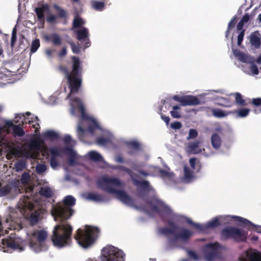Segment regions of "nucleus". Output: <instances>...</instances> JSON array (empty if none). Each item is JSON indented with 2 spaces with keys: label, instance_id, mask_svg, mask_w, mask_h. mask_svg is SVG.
I'll return each mask as SVG.
<instances>
[{
  "label": "nucleus",
  "instance_id": "4",
  "mask_svg": "<svg viewBox=\"0 0 261 261\" xmlns=\"http://www.w3.org/2000/svg\"><path fill=\"white\" fill-rule=\"evenodd\" d=\"M98 187L103 191L115 194L117 198L125 204L133 203L132 198L123 190H116V187H122L123 183L118 178L103 176L97 181Z\"/></svg>",
  "mask_w": 261,
  "mask_h": 261
},
{
  "label": "nucleus",
  "instance_id": "27",
  "mask_svg": "<svg viewBox=\"0 0 261 261\" xmlns=\"http://www.w3.org/2000/svg\"><path fill=\"white\" fill-rule=\"evenodd\" d=\"M27 166V162L24 160L20 159L15 163L14 169L16 171L19 172L26 168Z\"/></svg>",
  "mask_w": 261,
  "mask_h": 261
},
{
  "label": "nucleus",
  "instance_id": "33",
  "mask_svg": "<svg viewBox=\"0 0 261 261\" xmlns=\"http://www.w3.org/2000/svg\"><path fill=\"white\" fill-rule=\"evenodd\" d=\"M250 103L255 107L261 106V98H253ZM253 111L255 114L260 113L261 112V108L259 109H255Z\"/></svg>",
  "mask_w": 261,
  "mask_h": 261
},
{
  "label": "nucleus",
  "instance_id": "48",
  "mask_svg": "<svg viewBox=\"0 0 261 261\" xmlns=\"http://www.w3.org/2000/svg\"><path fill=\"white\" fill-rule=\"evenodd\" d=\"M49 152L51 154V157L56 158L61 157L62 155L60 153V151L57 148H51L49 149Z\"/></svg>",
  "mask_w": 261,
  "mask_h": 261
},
{
  "label": "nucleus",
  "instance_id": "3",
  "mask_svg": "<svg viewBox=\"0 0 261 261\" xmlns=\"http://www.w3.org/2000/svg\"><path fill=\"white\" fill-rule=\"evenodd\" d=\"M72 70L69 72L67 68L64 65L59 67L60 71L64 73L67 80V84L70 89V93L67 96L69 97L71 93H77L82 86L83 66L79 58L71 57Z\"/></svg>",
  "mask_w": 261,
  "mask_h": 261
},
{
  "label": "nucleus",
  "instance_id": "60",
  "mask_svg": "<svg viewBox=\"0 0 261 261\" xmlns=\"http://www.w3.org/2000/svg\"><path fill=\"white\" fill-rule=\"evenodd\" d=\"M171 127L174 129H179L181 128L182 124L179 121H175L171 124Z\"/></svg>",
  "mask_w": 261,
  "mask_h": 261
},
{
  "label": "nucleus",
  "instance_id": "10",
  "mask_svg": "<svg viewBox=\"0 0 261 261\" xmlns=\"http://www.w3.org/2000/svg\"><path fill=\"white\" fill-rule=\"evenodd\" d=\"M1 243L4 252H9V249H19L20 251L24 250L23 241L18 238L13 239L10 237L3 239Z\"/></svg>",
  "mask_w": 261,
  "mask_h": 261
},
{
  "label": "nucleus",
  "instance_id": "26",
  "mask_svg": "<svg viewBox=\"0 0 261 261\" xmlns=\"http://www.w3.org/2000/svg\"><path fill=\"white\" fill-rule=\"evenodd\" d=\"M233 218L234 219L235 221L240 222L242 226L247 227L249 229H250L251 226L253 225V223H252L251 221L241 217L234 216Z\"/></svg>",
  "mask_w": 261,
  "mask_h": 261
},
{
  "label": "nucleus",
  "instance_id": "56",
  "mask_svg": "<svg viewBox=\"0 0 261 261\" xmlns=\"http://www.w3.org/2000/svg\"><path fill=\"white\" fill-rule=\"evenodd\" d=\"M50 165L51 168L55 169L59 166V162L56 158L51 157L50 160Z\"/></svg>",
  "mask_w": 261,
  "mask_h": 261
},
{
  "label": "nucleus",
  "instance_id": "45",
  "mask_svg": "<svg viewBox=\"0 0 261 261\" xmlns=\"http://www.w3.org/2000/svg\"><path fill=\"white\" fill-rule=\"evenodd\" d=\"M30 175L28 172H24L21 177L20 181L22 184H28L30 180Z\"/></svg>",
  "mask_w": 261,
  "mask_h": 261
},
{
  "label": "nucleus",
  "instance_id": "6",
  "mask_svg": "<svg viewBox=\"0 0 261 261\" xmlns=\"http://www.w3.org/2000/svg\"><path fill=\"white\" fill-rule=\"evenodd\" d=\"M168 224L171 228H161L160 232L168 238L170 244L175 243L179 239L183 241H187L193 234L191 231L186 228L182 229L179 233L175 234V230L178 228V226L173 222H169Z\"/></svg>",
  "mask_w": 261,
  "mask_h": 261
},
{
  "label": "nucleus",
  "instance_id": "57",
  "mask_svg": "<svg viewBox=\"0 0 261 261\" xmlns=\"http://www.w3.org/2000/svg\"><path fill=\"white\" fill-rule=\"evenodd\" d=\"M159 172L160 174V175L162 177H170L171 176V173L164 169H160L159 170Z\"/></svg>",
  "mask_w": 261,
  "mask_h": 261
},
{
  "label": "nucleus",
  "instance_id": "42",
  "mask_svg": "<svg viewBox=\"0 0 261 261\" xmlns=\"http://www.w3.org/2000/svg\"><path fill=\"white\" fill-rule=\"evenodd\" d=\"M54 8L58 11V15L61 18H65L67 16V13L65 10L63 9L57 5H55Z\"/></svg>",
  "mask_w": 261,
  "mask_h": 261
},
{
  "label": "nucleus",
  "instance_id": "5",
  "mask_svg": "<svg viewBox=\"0 0 261 261\" xmlns=\"http://www.w3.org/2000/svg\"><path fill=\"white\" fill-rule=\"evenodd\" d=\"M98 228L86 225L85 229L79 228L74 236V239L83 248L87 249L92 246L98 237Z\"/></svg>",
  "mask_w": 261,
  "mask_h": 261
},
{
  "label": "nucleus",
  "instance_id": "7",
  "mask_svg": "<svg viewBox=\"0 0 261 261\" xmlns=\"http://www.w3.org/2000/svg\"><path fill=\"white\" fill-rule=\"evenodd\" d=\"M30 247L35 252L42 250V245L46 241L48 233L44 229H35L27 233Z\"/></svg>",
  "mask_w": 261,
  "mask_h": 261
},
{
  "label": "nucleus",
  "instance_id": "30",
  "mask_svg": "<svg viewBox=\"0 0 261 261\" xmlns=\"http://www.w3.org/2000/svg\"><path fill=\"white\" fill-rule=\"evenodd\" d=\"M233 105V102L228 98L221 97L219 99V102L218 103V105L221 107L230 108L232 107Z\"/></svg>",
  "mask_w": 261,
  "mask_h": 261
},
{
  "label": "nucleus",
  "instance_id": "1",
  "mask_svg": "<svg viewBox=\"0 0 261 261\" xmlns=\"http://www.w3.org/2000/svg\"><path fill=\"white\" fill-rule=\"evenodd\" d=\"M75 199L71 195L65 196L63 204H57L53 207L52 215L56 221H59L53 232L51 240L54 245L61 248L71 241L73 228L66 221L70 219L74 213L72 208L75 204Z\"/></svg>",
  "mask_w": 261,
  "mask_h": 261
},
{
  "label": "nucleus",
  "instance_id": "64",
  "mask_svg": "<svg viewBox=\"0 0 261 261\" xmlns=\"http://www.w3.org/2000/svg\"><path fill=\"white\" fill-rule=\"evenodd\" d=\"M216 251H213L208 252L206 255V258L209 260H213L216 256Z\"/></svg>",
  "mask_w": 261,
  "mask_h": 261
},
{
  "label": "nucleus",
  "instance_id": "8",
  "mask_svg": "<svg viewBox=\"0 0 261 261\" xmlns=\"http://www.w3.org/2000/svg\"><path fill=\"white\" fill-rule=\"evenodd\" d=\"M247 234V232L244 230L232 226L224 228L221 231L222 239H232L237 243L245 242Z\"/></svg>",
  "mask_w": 261,
  "mask_h": 261
},
{
  "label": "nucleus",
  "instance_id": "13",
  "mask_svg": "<svg viewBox=\"0 0 261 261\" xmlns=\"http://www.w3.org/2000/svg\"><path fill=\"white\" fill-rule=\"evenodd\" d=\"M74 32L76 34V38L78 40L85 42L84 46L85 48L90 46V41L89 38V34L88 29L83 27L80 30L75 31Z\"/></svg>",
  "mask_w": 261,
  "mask_h": 261
},
{
  "label": "nucleus",
  "instance_id": "51",
  "mask_svg": "<svg viewBox=\"0 0 261 261\" xmlns=\"http://www.w3.org/2000/svg\"><path fill=\"white\" fill-rule=\"evenodd\" d=\"M254 62L249 63L250 64V69L253 75H257L259 73L257 66L254 64Z\"/></svg>",
  "mask_w": 261,
  "mask_h": 261
},
{
  "label": "nucleus",
  "instance_id": "22",
  "mask_svg": "<svg viewBox=\"0 0 261 261\" xmlns=\"http://www.w3.org/2000/svg\"><path fill=\"white\" fill-rule=\"evenodd\" d=\"M43 138L45 140L54 141L57 140L59 136L58 134L54 130H49L43 133L42 134Z\"/></svg>",
  "mask_w": 261,
  "mask_h": 261
},
{
  "label": "nucleus",
  "instance_id": "50",
  "mask_svg": "<svg viewBox=\"0 0 261 261\" xmlns=\"http://www.w3.org/2000/svg\"><path fill=\"white\" fill-rule=\"evenodd\" d=\"M46 167L45 164H40L36 166V172L39 174L43 173L46 171Z\"/></svg>",
  "mask_w": 261,
  "mask_h": 261
},
{
  "label": "nucleus",
  "instance_id": "29",
  "mask_svg": "<svg viewBox=\"0 0 261 261\" xmlns=\"http://www.w3.org/2000/svg\"><path fill=\"white\" fill-rule=\"evenodd\" d=\"M85 23L83 19L79 16H76L74 17L72 29H77L81 27Z\"/></svg>",
  "mask_w": 261,
  "mask_h": 261
},
{
  "label": "nucleus",
  "instance_id": "38",
  "mask_svg": "<svg viewBox=\"0 0 261 261\" xmlns=\"http://www.w3.org/2000/svg\"><path fill=\"white\" fill-rule=\"evenodd\" d=\"M213 116L217 118H223L226 116L228 114L221 109H216L212 111Z\"/></svg>",
  "mask_w": 261,
  "mask_h": 261
},
{
  "label": "nucleus",
  "instance_id": "36",
  "mask_svg": "<svg viewBox=\"0 0 261 261\" xmlns=\"http://www.w3.org/2000/svg\"><path fill=\"white\" fill-rule=\"evenodd\" d=\"M249 112L250 110L249 109L243 108L235 111L234 113L237 114L238 117L243 118L246 117L249 114Z\"/></svg>",
  "mask_w": 261,
  "mask_h": 261
},
{
  "label": "nucleus",
  "instance_id": "31",
  "mask_svg": "<svg viewBox=\"0 0 261 261\" xmlns=\"http://www.w3.org/2000/svg\"><path fill=\"white\" fill-rule=\"evenodd\" d=\"M89 158L94 161L99 162L102 160V157L100 154L95 151H91L88 153Z\"/></svg>",
  "mask_w": 261,
  "mask_h": 261
},
{
  "label": "nucleus",
  "instance_id": "47",
  "mask_svg": "<svg viewBox=\"0 0 261 261\" xmlns=\"http://www.w3.org/2000/svg\"><path fill=\"white\" fill-rule=\"evenodd\" d=\"M187 222L188 224L192 225L195 228L198 229L199 231L202 232V230L203 228V226L202 225H201V224H198V223H195V222H193L191 219H188L187 220Z\"/></svg>",
  "mask_w": 261,
  "mask_h": 261
},
{
  "label": "nucleus",
  "instance_id": "43",
  "mask_svg": "<svg viewBox=\"0 0 261 261\" xmlns=\"http://www.w3.org/2000/svg\"><path fill=\"white\" fill-rule=\"evenodd\" d=\"M193 172L188 166L184 167V177L185 179H190L193 177Z\"/></svg>",
  "mask_w": 261,
  "mask_h": 261
},
{
  "label": "nucleus",
  "instance_id": "62",
  "mask_svg": "<svg viewBox=\"0 0 261 261\" xmlns=\"http://www.w3.org/2000/svg\"><path fill=\"white\" fill-rule=\"evenodd\" d=\"M96 142L99 145H106L108 143V140L103 137L97 138Z\"/></svg>",
  "mask_w": 261,
  "mask_h": 261
},
{
  "label": "nucleus",
  "instance_id": "37",
  "mask_svg": "<svg viewBox=\"0 0 261 261\" xmlns=\"http://www.w3.org/2000/svg\"><path fill=\"white\" fill-rule=\"evenodd\" d=\"M39 194L46 198L51 196V191L48 187H42L39 190Z\"/></svg>",
  "mask_w": 261,
  "mask_h": 261
},
{
  "label": "nucleus",
  "instance_id": "61",
  "mask_svg": "<svg viewBox=\"0 0 261 261\" xmlns=\"http://www.w3.org/2000/svg\"><path fill=\"white\" fill-rule=\"evenodd\" d=\"M237 22V19L236 17H234L228 23V28L229 30H231L232 28L234 27L236 24Z\"/></svg>",
  "mask_w": 261,
  "mask_h": 261
},
{
  "label": "nucleus",
  "instance_id": "40",
  "mask_svg": "<svg viewBox=\"0 0 261 261\" xmlns=\"http://www.w3.org/2000/svg\"><path fill=\"white\" fill-rule=\"evenodd\" d=\"M40 41L38 39H36L33 40L31 44L30 50L31 53L33 54L35 53L40 47Z\"/></svg>",
  "mask_w": 261,
  "mask_h": 261
},
{
  "label": "nucleus",
  "instance_id": "20",
  "mask_svg": "<svg viewBox=\"0 0 261 261\" xmlns=\"http://www.w3.org/2000/svg\"><path fill=\"white\" fill-rule=\"evenodd\" d=\"M221 139L219 135L214 133L211 137V143L214 148L219 149L221 146Z\"/></svg>",
  "mask_w": 261,
  "mask_h": 261
},
{
  "label": "nucleus",
  "instance_id": "35",
  "mask_svg": "<svg viewBox=\"0 0 261 261\" xmlns=\"http://www.w3.org/2000/svg\"><path fill=\"white\" fill-rule=\"evenodd\" d=\"M173 110L170 111V114L173 118H180L181 117L180 113L179 110H180V108L178 106H174L172 107Z\"/></svg>",
  "mask_w": 261,
  "mask_h": 261
},
{
  "label": "nucleus",
  "instance_id": "53",
  "mask_svg": "<svg viewBox=\"0 0 261 261\" xmlns=\"http://www.w3.org/2000/svg\"><path fill=\"white\" fill-rule=\"evenodd\" d=\"M98 127V124L96 122H93V123L89 125L88 130L91 134H93L95 129Z\"/></svg>",
  "mask_w": 261,
  "mask_h": 261
},
{
  "label": "nucleus",
  "instance_id": "23",
  "mask_svg": "<svg viewBox=\"0 0 261 261\" xmlns=\"http://www.w3.org/2000/svg\"><path fill=\"white\" fill-rule=\"evenodd\" d=\"M73 101L78 105L77 108L81 111L82 118L84 119H87L88 116L85 113V109L82 104L81 99L79 97H75L73 99Z\"/></svg>",
  "mask_w": 261,
  "mask_h": 261
},
{
  "label": "nucleus",
  "instance_id": "14",
  "mask_svg": "<svg viewBox=\"0 0 261 261\" xmlns=\"http://www.w3.org/2000/svg\"><path fill=\"white\" fill-rule=\"evenodd\" d=\"M4 127H7L5 131L7 134L10 133L9 128H12L13 133L15 136L22 137L24 135L25 132L20 125H15L12 120H6L4 123Z\"/></svg>",
  "mask_w": 261,
  "mask_h": 261
},
{
  "label": "nucleus",
  "instance_id": "49",
  "mask_svg": "<svg viewBox=\"0 0 261 261\" xmlns=\"http://www.w3.org/2000/svg\"><path fill=\"white\" fill-rule=\"evenodd\" d=\"M10 192V188L8 186H5L0 189V196L7 195Z\"/></svg>",
  "mask_w": 261,
  "mask_h": 261
},
{
  "label": "nucleus",
  "instance_id": "41",
  "mask_svg": "<svg viewBox=\"0 0 261 261\" xmlns=\"http://www.w3.org/2000/svg\"><path fill=\"white\" fill-rule=\"evenodd\" d=\"M51 41L55 45H59L61 44L62 41L60 36L57 34H53L50 36Z\"/></svg>",
  "mask_w": 261,
  "mask_h": 261
},
{
  "label": "nucleus",
  "instance_id": "46",
  "mask_svg": "<svg viewBox=\"0 0 261 261\" xmlns=\"http://www.w3.org/2000/svg\"><path fill=\"white\" fill-rule=\"evenodd\" d=\"M93 7L95 10L101 11L105 7V4L102 2L95 1L93 3Z\"/></svg>",
  "mask_w": 261,
  "mask_h": 261
},
{
  "label": "nucleus",
  "instance_id": "44",
  "mask_svg": "<svg viewBox=\"0 0 261 261\" xmlns=\"http://www.w3.org/2000/svg\"><path fill=\"white\" fill-rule=\"evenodd\" d=\"M251 261H261V252H257L252 253L250 255ZM243 261H246L245 259Z\"/></svg>",
  "mask_w": 261,
  "mask_h": 261
},
{
  "label": "nucleus",
  "instance_id": "59",
  "mask_svg": "<svg viewBox=\"0 0 261 261\" xmlns=\"http://www.w3.org/2000/svg\"><path fill=\"white\" fill-rule=\"evenodd\" d=\"M245 35V30L241 31L238 36V45H241Z\"/></svg>",
  "mask_w": 261,
  "mask_h": 261
},
{
  "label": "nucleus",
  "instance_id": "11",
  "mask_svg": "<svg viewBox=\"0 0 261 261\" xmlns=\"http://www.w3.org/2000/svg\"><path fill=\"white\" fill-rule=\"evenodd\" d=\"M18 208L20 213L24 216L29 215L34 208V204L30 196L24 195L18 203Z\"/></svg>",
  "mask_w": 261,
  "mask_h": 261
},
{
  "label": "nucleus",
  "instance_id": "16",
  "mask_svg": "<svg viewBox=\"0 0 261 261\" xmlns=\"http://www.w3.org/2000/svg\"><path fill=\"white\" fill-rule=\"evenodd\" d=\"M27 147L29 149L30 152H27L28 154H25V156L28 157H32V154H31V151L34 150L38 151L41 148V141L38 138L33 139L30 140L27 144Z\"/></svg>",
  "mask_w": 261,
  "mask_h": 261
},
{
  "label": "nucleus",
  "instance_id": "52",
  "mask_svg": "<svg viewBox=\"0 0 261 261\" xmlns=\"http://www.w3.org/2000/svg\"><path fill=\"white\" fill-rule=\"evenodd\" d=\"M196 161H197V160L195 158H192L190 159L189 163H190L191 168L193 169H196V166L197 165L198 166V170L200 168V166L199 165L200 163L198 162L197 163Z\"/></svg>",
  "mask_w": 261,
  "mask_h": 261
},
{
  "label": "nucleus",
  "instance_id": "2",
  "mask_svg": "<svg viewBox=\"0 0 261 261\" xmlns=\"http://www.w3.org/2000/svg\"><path fill=\"white\" fill-rule=\"evenodd\" d=\"M124 172L129 175L134 185L140 187V189L138 190L137 195L138 197L142 198L149 206L150 212L159 214L161 213L168 212L170 210L169 207L156 196H152L149 199H146L147 193L152 189L149 181L137 180L135 178L138 176L137 174L127 167Z\"/></svg>",
  "mask_w": 261,
  "mask_h": 261
},
{
  "label": "nucleus",
  "instance_id": "32",
  "mask_svg": "<svg viewBox=\"0 0 261 261\" xmlns=\"http://www.w3.org/2000/svg\"><path fill=\"white\" fill-rule=\"evenodd\" d=\"M126 144L129 149H133L136 151H138L141 149L140 143L136 141L128 142Z\"/></svg>",
  "mask_w": 261,
  "mask_h": 261
},
{
  "label": "nucleus",
  "instance_id": "63",
  "mask_svg": "<svg viewBox=\"0 0 261 261\" xmlns=\"http://www.w3.org/2000/svg\"><path fill=\"white\" fill-rule=\"evenodd\" d=\"M72 51L73 53L79 54L80 52V47L78 45L75 44L73 42H70Z\"/></svg>",
  "mask_w": 261,
  "mask_h": 261
},
{
  "label": "nucleus",
  "instance_id": "12",
  "mask_svg": "<svg viewBox=\"0 0 261 261\" xmlns=\"http://www.w3.org/2000/svg\"><path fill=\"white\" fill-rule=\"evenodd\" d=\"M172 98L178 102L181 103L183 106H196L200 104L199 99L196 96L193 95L179 96L175 95Z\"/></svg>",
  "mask_w": 261,
  "mask_h": 261
},
{
  "label": "nucleus",
  "instance_id": "28",
  "mask_svg": "<svg viewBox=\"0 0 261 261\" xmlns=\"http://www.w3.org/2000/svg\"><path fill=\"white\" fill-rule=\"evenodd\" d=\"M199 144L200 141H196L190 143L189 145V148L190 149V151L193 154L200 152L201 151V149L199 148Z\"/></svg>",
  "mask_w": 261,
  "mask_h": 261
},
{
  "label": "nucleus",
  "instance_id": "15",
  "mask_svg": "<svg viewBox=\"0 0 261 261\" xmlns=\"http://www.w3.org/2000/svg\"><path fill=\"white\" fill-rule=\"evenodd\" d=\"M34 11L36 14L38 21L41 24V28H43L45 23L44 12L49 11L48 5L43 4L41 7L36 8Z\"/></svg>",
  "mask_w": 261,
  "mask_h": 261
},
{
  "label": "nucleus",
  "instance_id": "54",
  "mask_svg": "<svg viewBox=\"0 0 261 261\" xmlns=\"http://www.w3.org/2000/svg\"><path fill=\"white\" fill-rule=\"evenodd\" d=\"M198 136V133L196 130L194 129H190L189 132V135L188 137V139H194Z\"/></svg>",
  "mask_w": 261,
  "mask_h": 261
},
{
  "label": "nucleus",
  "instance_id": "18",
  "mask_svg": "<svg viewBox=\"0 0 261 261\" xmlns=\"http://www.w3.org/2000/svg\"><path fill=\"white\" fill-rule=\"evenodd\" d=\"M233 54L242 62L246 63L254 62V60L253 58L247 54L241 52L240 50H234Z\"/></svg>",
  "mask_w": 261,
  "mask_h": 261
},
{
  "label": "nucleus",
  "instance_id": "58",
  "mask_svg": "<svg viewBox=\"0 0 261 261\" xmlns=\"http://www.w3.org/2000/svg\"><path fill=\"white\" fill-rule=\"evenodd\" d=\"M188 255L189 256L194 260H198L199 259V257L197 253L194 251L189 250L188 251Z\"/></svg>",
  "mask_w": 261,
  "mask_h": 261
},
{
  "label": "nucleus",
  "instance_id": "39",
  "mask_svg": "<svg viewBox=\"0 0 261 261\" xmlns=\"http://www.w3.org/2000/svg\"><path fill=\"white\" fill-rule=\"evenodd\" d=\"M35 120H33V118H31V120H29L28 122L25 120V123H28L30 124H32V127L36 129L35 132L37 133L38 132V126H39V123H38L39 119L37 116L35 117Z\"/></svg>",
  "mask_w": 261,
  "mask_h": 261
},
{
  "label": "nucleus",
  "instance_id": "25",
  "mask_svg": "<svg viewBox=\"0 0 261 261\" xmlns=\"http://www.w3.org/2000/svg\"><path fill=\"white\" fill-rule=\"evenodd\" d=\"M65 152H68L69 158L68 160V163L69 165L73 166L75 163V152L73 150V149L69 147H66L64 149Z\"/></svg>",
  "mask_w": 261,
  "mask_h": 261
},
{
  "label": "nucleus",
  "instance_id": "34",
  "mask_svg": "<svg viewBox=\"0 0 261 261\" xmlns=\"http://www.w3.org/2000/svg\"><path fill=\"white\" fill-rule=\"evenodd\" d=\"M235 95V100L236 102L241 107H244L246 106V101L244 99H243L242 95L240 93H236L234 94Z\"/></svg>",
  "mask_w": 261,
  "mask_h": 261
},
{
  "label": "nucleus",
  "instance_id": "55",
  "mask_svg": "<svg viewBox=\"0 0 261 261\" xmlns=\"http://www.w3.org/2000/svg\"><path fill=\"white\" fill-rule=\"evenodd\" d=\"M16 39H17L16 29L15 28H14L12 31V37H11V45L12 46H13L14 45L15 43L16 42Z\"/></svg>",
  "mask_w": 261,
  "mask_h": 261
},
{
  "label": "nucleus",
  "instance_id": "21",
  "mask_svg": "<svg viewBox=\"0 0 261 261\" xmlns=\"http://www.w3.org/2000/svg\"><path fill=\"white\" fill-rule=\"evenodd\" d=\"M40 219L41 215L37 211L32 213L28 218L30 224L32 226L36 225Z\"/></svg>",
  "mask_w": 261,
  "mask_h": 261
},
{
  "label": "nucleus",
  "instance_id": "17",
  "mask_svg": "<svg viewBox=\"0 0 261 261\" xmlns=\"http://www.w3.org/2000/svg\"><path fill=\"white\" fill-rule=\"evenodd\" d=\"M87 200L96 202H103L108 200L107 196L103 194H98L94 192H88L86 195Z\"/></svg>",
  "mask_w": 261,
  "mask_h": 261
},
{
  "label": "nucleus",
  "instance_id": "9",
  "mask_svg": "<svg viewBox=\"0 0 261 261\" xmlns=\"http://www.w3.org/2000/svg\"><path fill=\"white\" fill-rule=\"evenodd\" d=\"M101 261H124V254L118 248L107 245L101 250Z\"/></svg>",
  "mask_w": 261,
  "mask_h": 261
},
{
  "label": "nucleus",
  "instance_id": "19",
  "mask_svg": "<svg viewBox=\"0 0 261 261\" xmlns=\"http://www.w3.org/2000/svg\"><path fill=\"white\" fill-rule=\"evenodd\" d=\"M221 225V222L220 221L219 218L216 217L211 221H208L206 224L203 225V228L202 230V232L208 228H215Z\"/></svg>",
  "mask_w": 261,
  "mask_h": 261
},
{
  "label": "nucleus",
  "instance_id": "24",
  "mask_svg": "<svg viewBox=\"0 0 261 261\" xmlns=\"http://www.w3.org/2000/svg\"><path fill=\"white\" fill-rule=\"evenodd\" d=\"M250 42L252 46L256 48H258L261 44L260 38L255 33H252L250 35Z\"/></svg>",
  "mask_w": 261,
  "mask_h": 261
}]
</instances>
